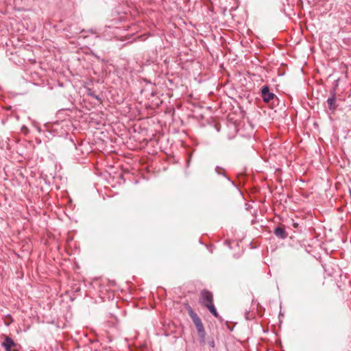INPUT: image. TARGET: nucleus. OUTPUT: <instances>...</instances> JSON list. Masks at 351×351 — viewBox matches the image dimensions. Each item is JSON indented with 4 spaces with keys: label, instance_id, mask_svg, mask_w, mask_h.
Wrapping results in <instances>:
<instances>
[{
    "label": "nucleus",
    "instance_id": "4",
    "mask_svg": "<svg viewBox=\"0 0 351 351\" xmlns=\"http://www.w3.org/2000/svg\"><path fill=\"white\" fill-rule=\"evenodd\" d=\"M261 95L263 97V100L265 103L269 102L271 99H273L275 97V95L273 93L269 91V86L265 85L263 86L261 88Z\"/></svg>",
    "mask_w": 351,
    "mask_h": 351
},
{
    "label": "nucleus",
    "instance_id": "11",
    "mask_svg": "<svg viewBox=\"0 0 351 351\" xmlns=\"http://www.w3.org/2000/svg\"><path fill=\"white\" fill-rule=\"evenodd\" d=\"M90 53H91L93 56H94L95 58H97V59H99V60H100V59H101V57H100L99 55H97V54H95L93 51H90L89 50V55H90Z\"/></svg>",
    "mask_w": 351,
    "mask_h": 351
},
{
    "label": "nucleus",
    "instance_id": "7",
    "mask_svg": "<svg viewBox=\"0 0 351 351\" xmlns=\"http://www.w3.org/2000/svg\"><path fill=\"white\" fill-rule=\"evenodd\" d=\"M16 343L10 337H5L4 341L2 343L3 347L5 351H11V348L16 346Z\"/></svg>",
    "mask_w": 351,
    "mask_h": 351
},
{
    "label": "nucleus",
    "instance_id": "12",
    "mask_svg": "<svg viewBox=\"0 0 351 351\" xmlns=\"http://www.w3.org/2000/svg\"><path fill=\"white\" fill-rule=\"evenodd\" d=\"M77 160H79V162H81V163H85V161H84V159L80 160V158H77Z\"/></svg>",
    "mask_w": 351,
    "mask_h": 351
},
{
    "label": "nucleus",
    "instance_id": "10",
    "mask_svg": "<svg viewBox=\"0 0 351 351\" xmlns=\"http://www.w3.org/2000/svg\"><path fill=\"white\" fill-rule=\"evenodd\" d=\"M208 345H209L211 348H215V341H214V339H211V340L208 341Z\"/></svg>",
    "mask_w": 351,
    "mask_h": 351
},
{
    "label": "nucleus",
    "instance_id": "8",
    "mask_svg": "<svg viewBox=\"0 0 351 351\" xmlns=\"http://www.w3.org/2000/svg\"><path fill=\"white\" fill-rule=\"evenodd\" d=\"M224 169L221 167H219V166H217L216 168H215V172L218 174V175H222L229 182H231V184L234 186H236V184L235 183L232 181L230 180V178L229 177H228L224 173Z\"/></svg>",
    "mask_w": 351,
    "mask_h": 351
},
{
    "label": "nucleus",
    "instance_id": "2",
    "mask_svg": "<svg viewBox=\"0 0 351 351\" xmlns=\"http://www.w3.org/2000/svg\"><path fill=\"white\" fill-rule=\"evenodd\" d=\"M200 302L206 307L214 304L213 293L208 290L204 289L200 293Z\"/></svg>",
    "mask_w": 351,
    "mask_h": 351
},
{
    "label": "nucleus",
    "instance_id": "9",
    "mask_svg": "<svg viewBox=\"0 0 351 351\" xmlns=\"http://www.w3.org/2000/svg\"><path fill=\"white\" fill-rule=\"evenodd\" d=\"M206 308L209 310V311L213 314L214 317L217 318L219 317L214 304L210 305L209 306H208Z\"/></svg>",
    "mask_w": 351,
    "mask_h": 351
},
{
    "label": "nucleus",
    "instance_id": "15",
    "mask_svg": "<svg viewBox=\"0 0 351 351\" xmlns=\"http://www.w3.org/2000/svg\"><path fill=\"white\" fill-rule=\"evenodd\" d=\"M88 331H89V334L92 332H93L92 330H90V328L88 329Z\"/></svg>",
    "mask_w": 351,
    "mask_h": 351
},
{
    "label": "nucleus",
    "instance_id": "18",
    "mask_svg": "<svg viewBox=\"0 0 351 351\" xmlns=\"http://www.w3.org/2000/svg\"><path fill=\"white\" fill-rule=\"evenodd\" d=\"M13 351H19V350H14Z\"/></svg>",
    "mask_w": 351,
    "mask_h": 351
},
{
    "label": "nucleus",
    "instance_id": "14",
    "mask_svg": "<svg viewBox=\"0 0 351 351\" xmlns=\"http://www.w3.org/2000/svg\"><path fill=\"white\" fill-rule=\"evenodd\" d=\"M92 128V122L89 121V129Z\"/></svg>",
    "mask_w": 351,
    "mask_h": 351
},
{
    "label": "nucleus",
    "instance_id": "17",
    "mask_svg": "<svg viewBox=\"0 0 351 351\" xmlns=\"http://www.w3.org/2000/svg\"><path fill=\"white\" fill-rule=\"evenodd\" d=\"M88 286H89V288L90 287V286H92V284L89 283L88 284Z\"/></svg>",
    "mask_w": 351,
    "mask_h": 351
},
{
    "label": "nucleus",
    "instance_id": "3",
    "mask_svg": "<svg viewBox=\"0 0 351 351\" xmlns=\"http://www.w3.org/2000/svg\"><path fill=\"white\" fill-rule=\"evenodd\" d=\"M337 82L338 81L337 80L335 86L333 87L330 90V96L327 99V104L328 106V108L332 111H334L335 110H336V108L337 107V106L336 104V87L337 86Z\"/></svg>",
    "mask_w": 351,
    "mask_h": 351
},
{
    "label": "nucleus",
    "instance_id": "6",
    "mask_svg": "<svg viewBox=\"0 0 351 351\" xmlns=\"http://www.w3.org/2000/svg\"><path fill=\"white\" fill-rule=\"evenodd\" d=\"M88 95H89V103L93 102L90 99H94L95 101L94 102V105L95 106L100 105L101 104L102 99H103V95L102 94L95 95L89 88Z\"/></svg>",
    "mask_w": 351,
    "mask_h": 351
},
{
    "label": "nucleus",
    "instance_id": "1",
    "mask_svg": "<svg viewBox=\"0 0 351 351\" xmlns=\"http://www.w3.org/2000/svg\"><path fill=\"white\" fill-rule=\"evenodd\" d=\"M187 310L190 317L196 327L199 341L202 345H204L206 341V331L202 322L191 306H189Z\"/></svg>",
    "mask_w": 351,
    "mask_h": 351
},
{
    "label": "nucleus",
    "instance_id": "16",
    "mask_svg": "<svg viewBox=\"0 0 351 351\" xmlns=\"http://www.w3.org/2000/svg\"><path fill=\"white\" fill-rule=\"evenodd\" d=\"M75 149H76V150H77V151H79V150H80V148H79V147H75Z\"/></svg>",
    "mask_w": 351,
    "mask_h": 351
},
{
    "label": "nucleus",
    "instance_id": "5",
    "mask_svg": "<svg viewBox=\"0 0 351 351\" xmlns=\"http://www.w3.org/2000/svg\"><path fill=\"white\" fill-rule=\"evenodd\" d=\"M274 235L280 239H285L288 237V233L285 230L284 226H278L274 230Z\"/></svg>",
    "mask_w": 351,
    "mask_h": 351
},
{
    "label": "nucleus",
    "instance_id": "13",
    "mask_svg": "<svg viewBox=\"0 0 351 351\" xmlns=\"http://www.w3.org/2000/svg\"><path fill=\"white\" fill-rule=\"evenodd\" d=\"M89 343H93L95 341V339H88Z\"/></svg>",
    "mask_w": 351,
    "mask_h": 351
}]
</instances>
